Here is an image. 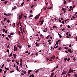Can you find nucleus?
<instances>
[{
	"label": "nucleus",
	"mask_w": 77,
	"mask_h": 77,
	"mask_svg": "<svg viewBox=\"0 0 77 77\" xmlns=\"http://www.w3.org/2000/svg\"><path fill=\"white\" fill-rule=\"evenodd\" d=\"M74 71H75V70H72L71 71H70V72H73Z\"/></svg>",
	"instance_id": "nucleus-28"
},
{
	"label": "nucleus",
	"mask_w": 77,
	"mask_h": 77,
	"mask_svg": "<svg viewBox=\"0 0 77 77\" xmlns=\"http://www.w3.org/2000/svg\"><path fill=\"white\" fill-rule=\"evenodd\" d=\"M11 21H9V20H7V22L8 23H10Z\"/></svg>",
	"instance_id": "nucleus-32"
},
{
	"label": "nucleus",
	"mask_w": 77,
	"mask_h": 77,
	"mask_svg": "<svg viewBox=\"0 0 77 77\" xmlns=\"http://www.w3.org/2000/svg\"><path fill=\"white\" fill-rule=\"evenodd\" d=\"M68 51L69 53H72V51L71 48H69V49H68Z\"/></svg>",
	"instance_id": "nucleus-3"
},
{
	"label": "nucleus",
	"mask_w": 77,
	"mask_h": 77,
	"mask_svg": "<svg viewBox=\"0 0 77 77\" xmlns=\"http://www.w3.org/2000/svg\"><path fill=\"white\" fill-rule=\"evenodd\" d=\"M6 20V18H4V21H5V20Z\"/></svg>",
	"instance_id": "nucleus-58"
},
{
	"label": "nucleus",
	"mask_w": 77,
	"mask_h": 77,
	"mask_svg": "<svg viewBox=\"0 0 77 77\" xmlns=\"http://www.w3.org/2000/svg\"><path fill=\"white\" fill-rule=\"evenodd\" d=\"M1 23L2 25H4V24H5V23H4L2 22V21H1Z\"/></svg>",
	"instance_id": "nucleus-24"
},
{
	"label": "nucleus",
	"mask_w": 77,
	"mask_h": 77,
	"mask_svg": "<svg viewBox=\"0 0 77 77\" xmlns=\"http://www.w3.org/2000/svg\"><path fill=\"white\" fill-rule=\"evenodd\" d=\"M50 37V35H48L46 38V39H48V38Z\"/></svg>",
	"instance_id": "nucleus-14"
},
{
	"label": "nucleus",
	"mask_w": 77,
	"mask_h": 77,
	"mask_svg": "<svg viewBox=\"0 0 77 77\" xmlns=\"http://www.w3.org/2000/svg\"><path fill=\"white\" fill-rule=\"evenodd\" d=\"M23 73L24 74H26L27 72H26V71H24L23 72Z\"/></svg>",
	"instance_id": "nucleus-35"
},
{
	"label": "nucleus",
	"mask_w": 77,
	"mask_h": 77,
	"mask_svg": "<svg viewBox=\"0 0 77 77\" xmlns=\"http://www.w3.org/2000/svg\"><path fill=\"white\" fill-rule=\"evenodd\" d=\"M5 32V28H4L3 29V33H4V32Z\"/></svg>",
	"instance_id": "nucleus-26"
},
{
	"label": "nucleus",
	"mask_w": 77,
	"mask_h": 77,
	"mask_svg": "<svg viewBox=\"0 0 77 77\" xmlns=\"http://www.w3.org/2000/svg\"><path fill=\"white\" fill-rule=\"evenodd\" d=\"M13 27H15V23H13Z\"/></svg>",
	"instance_id": "nucleus-44"
},
{
	"label": "nucleus",
	"mask_w": 77,
	"mask_h": 77,
	"mask_svg": "<svg viewBox=\"0 0 77 77\" xmlns=\"http://www.w3.org/2000/svg\"><path fill=\"white\" fill-rule=\"evenodd\" d=\"M4 15H6V16H8V14L6 13H4Z\"/></svg>",
	"instance_id": "nucleus-46"
},
{
	"label": "nucleus",
	"mask_w": 77,
	"mask_h": 77,
	"mask_svg": "<svg viewBox=\"0 0 77 77\" xmlns=\"http://www.w3.org/2000/svg\"><path fill=\"white\" fill-rule=\"evenodd\" d=\"M15 49L16 51H18V48H17V47H15Z\"/></svg>",
	"instance_id": "nucleus-15"
},
{
	"label": "nucleus",
	"mask_w": 77,
	"mask_h": 77,
	"mask_svg": "<svg viewBox=\"0 0 77 77\" xmlns=\"http://www.w3.org/2000/svg\"><path fill=\"white\" fill-rule=\"evenodd\" d=\"M14 72V71H10V72L11 73L12 72Z\"/></svg>",
	"instance_id": "nucleus-53"
},
{
	"label": "nucleus",
	"mask_w": 77,
	"mask_h": 77,
	"mask_svg": "<svg viewBox=\"0 0 77 77\" xmlns=\"http://www.w3.org/2000/svg\"><path fill=\"white\" fill-rule=\"evenodd\" d=\"M7 62H9L11 61V60H8V59H7Z\"/></svg>",
	"instance_id": "nucleus-30"
},
{
	"label": "nucleus",
	"mask_w": 77,
	"mask_h": 77,
	"mask_svg": "<svg viewBox=\"0 0 77 77\" xmlns=\"http://www.w3.org/2000/svg\"><path fill=\"white\" fill-rule=\"evenodd\" d=\"M7 51L8 53H9V50L8 49H7Z\"/></svg>",
	"instance_id": "nucleus-33"
},
{
	"label": "nucleus",
	"mask_w": 77,
	"mask_h": 77,
	"mask_svg": "<svg viewBox=\"0 0 77 77\" xmlns=\"http://www.w3.org/2000/svg\"><path fill=\"white\" fill-rule=\"evenodd\" d=\"M58 21L59 22H61V20H60V19H59Z\"/></svg>",
	"instance_id": "nucleus-42"
},
{
	"label": "nucleus",
	"mask_w": 77,
	"mask_h": 77,
	"mask_svg": "<svg viewBox=\"0 0 77 77\" xmlns=\"http://www.w3.org/2000/svg\"><path fill=\"white\" fill-rule=\"evenodd\" d=\"M18 33L19 34V35H20V33H21V32L20 31H18Z\"/></svg>",
	"instance_id": "nucleus-22"
},
{
	"label": "nucleus",
	"mask_w": 77,
	"mask_h": 77,
	"mask_svg": "<svg viewBox=\"0 0 77 77\" xmlns=\"http://www.w3.org/2000/svg\"><path fill=\"white\" fill-rule=\"evenodd\" d=\"M65 4H66V1H65L64 3V5H65Z\"/></svg>",
	"instance_id": "nucleus-59"
},
{
	"label": "nucleus",
	"mask_w": 77,
	"mask_h": 77,
	"mask_svg": "<svg viewBox=\"0 0 77 77\" xmlns=\"http://www.w3.org/2000/svg\"><path fill=\"white\" fill-rule=\"evenodd\" d=\"M12 53H11L10 55L9 56V57H11V56H12Z\"/></svg>",
	"instance_id": "nucleus-18"
},
{
	"label": "nucleus",
	"mask_w": 77,
	"mask_h": 77,
	"mask_svg": "<svg viewBox=\"0 0 77 77\" xmlns=\"http://www.w3.org/2000/svg\"><path fill=\"white\" fill-rule=\"evenodd\" d=\"M6 39L8 40V41H9V38H8V37H7L6 38Z\"/></svg>",
	"instance_id": "nucleus-50"
},
{
	"label": "nucleus",
	"mask_w": 77,
	"mask_h": 77,
	"mask_svg": "<svg viewBox=\"0 0 77 77\" xmlns=\"http://www.w3.org/2000/svg\"><path fill=\"white\" fill-rule=\"evenodd\" d=\"M34 5H32V6H31V8H33Z\"/></svg>",
	"instance_id": "nucleus-39"
},
{
	"label": "nucleus",
	"mask_w": 77,
	"mask_h": 77,
	"mask_svg": "<svg viewBox=\"0 0 77 77\" xmlns=\"http://www.w3.org/2000/svg\"><path fill=\"white\" fill-rule=\"evenodd\" d=\"M54 27H55L56 28L57 27H56V26H54L52 28H53V29H54Z\"/></svg>",
	"instance_id": "nucleus-25"
},
{
	"label": "nucleus",
	"mask_w": 77,
	"mask_h": 77,
	"mask_svg": "<svg viewBox=\"0 0 77 77\" xmlns=\"http://www.w3.org/2000/svg\"><path fill=\"white\" fill-rule=\"evenodd\" d=\"M67 75H68V76H69V77H71V74H68Z\"/></svg>",
	"instance_id": "nucleus-23"
},
{
	"label": "nucleus",
	"mask_w": 77,
	"mask_h": 77,
	"mask_svg": "<svg viewBox=\"0 0 77 77\" xmlns=\"http://www.w3.org/2000/svg\"><path fill=\"white\" fill-rule=\"evenodd\" d=\"M2 69H0V72H2Z\"/></svg>",
	"instance_id": "nucleus-52"
},
{
	"label": "nucleus",
	"mask_w": 77,
	"mask_h": 77,
	"mask_svg": "<svg viewBox=\"0 0 77 77\" xmlns=\"http://www.w3.org/2000/svg\"><path fill=\"white\" fill-rule=\"evenodd\" d=\"M23 32H25V31H24V28L23 27Z\"/></svg>",
	"instance_id": "nucleus-36"
},
{
	"label": "nucleus",
	"mask_w": 77,
	"mask_h": 77,
	"mask_svg": "<svg viewBox=\"0 0 77 77\" xmlns=\"http://www.w3.org/2000/svg\"><path fill=\"white\" fill-rule=\"evenodd\" d=\"M17 8V7H16V6H14V8H12V11H13V10H14V9H16Z\"/></svg>",
	"instance_id": "nucleus-6"
},
{
	"label": "nucleus",
	"mask_w": 77,
	"mask_h": 77,
	"mask_svg": "<svg viewBox=\"0 0 77 77\" xmlns=\"http://www.w3.org/2000/svg\"><path fill=\"white\" fill-rule=\"evenodd\" d=\"M51 41V40L50 39L48 40V42H50V41Z\"/></svg>",
	"instance_id": "nucleus-55"
},
{
	"label": "nucleus",
	"mask_w": 77,
	"mask_h": 77,
	"mask_svg": "<svg viewBox=\"0 0 77 77\" xmlns=\"http://www.w3.org/2000/svg\"><path fill=\"white\" fill-rule=\"evenodd\" d=\"M73 60H74V61H75V57H74L73 58Z\"/></svg>",
	"instance_id": "nucleus-51"
},
{
	"label": "nucleus",
	"mask_w": 77,
	"mask_h": 77,
	"mask_svg": "<svg viewBox=\"0 0 77 77\" xmlns=\"http://www.w3.org/2000/svg\"><path fill=\"white\" fill-rule=\"evenodd\" d=\"M56 44L57 45H58V42L57 41V42H56Z\"/></svg>",
	"instance_id": "nucleus-49"
},
{
	"label": "nucleus",
	"mask_w": 77,
	"mask_h": 77,
	"mask_svg": "<svg viewBox=\"0 0 77 77\" xmlns=\"http://www.w3.org/2000/svg\"><path fill=\"white\" fill-rule=\"evenodd\" d=\"M71 71L69 70V71L68 72V74H69V73H71Z\"/></svg>",
	"instance_id": "nucleus-43"
},
{
	"label": "nucleus",
	"mask_w": 77,
	"mask_h": 77,
	"mask_svg": "<svg viewBox=\"0 0 77 77\" xmlns=\"http://www.w3.org/2000/svg\"><path fill=\"white\" fill-rule=\"evenodd\" d=\"M22 16H21V15H19V19H21Z\"/></svg>",
	"instance_id": "nucleus-17"
},
{
	"label": "nucleus",
	"mask_w": 77,
	"mask_h": 77,
	"mask_svg": "<svg viewBox=\"0 0 77 77\" xmlns=\"http://www.w3.org/2000/svg\"><path fill=\"white\" fill-rule=\"evenodd\" d=\"M43 23H44V20H42V21H41V23L40 24V26H42V24H43Z\"/></svg>",
	"instance_id": "nucleus-4"
},
{
	"label": "nucleus",
	"mask_w": 77,
	"mask_h": 77,
	"mask_svg": "<svg viewBox=\"0 0 77 77\" xmlns=\"http://www.w3.org/2000/svg\"><path fill=\"white\" fill-rule=\"evenodd\" d=\"M8 36L9 38H11V36L10 35H8Z\"/></svg>",
	"instance_id": "nucleus-63"
},
{
	"label": "nucleus",
	"mask_w": 77,
	"mask_h": 77,
	"mask_svg": "<svg viewBox=\"0 0 77 77\" xmlns=\"http://www.w3.org/2000/svg\"><path fill=\"white\" fill-rule=\"evenodd\" d=\"M67 60H68V61H69V60H70V58H69L67 59Z\"/></svg>",
	"instance_id": "nucleus-45"
},
{
	"label": "nucleus",
	"mask_w": 77,
	"mask_h": 77,
	"mask_svg": "<svg viewBox=\"0 0 77 77\" xmlns=\"http://www.w3.org/2000/svg\"><path fill=\"white\" fill-rule=\"evenodd\" d=\"M40 36H41V37H42V39H43L44 38V35H42L41 34L40 35Z\"/></svg>",
	"instance_id": "nucleus-12"
},
{
	"label": "nucleus",
	"mask_w": 77,
	"mask_h": 77,
	"mask_svg": "<svg viewBox=\"0 0 77 77\" xmlns=\"http://www.w3.org/2000/svg\"><path fill=\"white\" fill-rule=\"evenodd\" d=\"M4 66H5V65H4V64H3L1 67V68H3V67H4Z\"/></svg>",
	"instance_id": "nucleus-27"
},
{
	"label": "nucleus",
	"mask_w": 77,
	"mask_h": 77,
	"mask_svg": "<svg viewBox=\"0 0 77 77\" xmlns=\"http://www.w3.org/2000/svg\"><path fill=\"white\" fill-rule=\"evenodd\" d=\"M9 45H8V46L7 47V48H9Z\"/></svg>",
	"instance_id": "nucleus-61"
},
{
	"label": "nucleus",
	"mask_w": 77,
	"mask_h": 77,
	"mask_svg": "<svg viewBox=\"0 0 77 77\" xmlns=\"http://www.w3.org/2000/svg\"><path fill=\"white\" fill-rule=\"evenodd\" d=\"M10 35H14V33H10Z\"/></svg>",
	"instance_id": "nucleus-20"
},
{
	"label": "nucleus",
	"mask_w": 77,
	"mask_h": 77,
	"mask_svg": "<svg viewBox=\"0 0 77 77\" xmlns=\"http://www.w3.org/2000/svg\"><path fill=\"white\" fill-rule=\"evenodd\" d=\"M33 17V15L30 14L29 17V18H30V17Z\"/></svg>",
	"instance_id": "nucleus-16"
},
{
	"label": "nucleus",
	"mask_w": 77,
	"mask_h": 77,
	"mask_svg": "<svg viewBox=\"0 0 77 77\" xmlns=\"http://www.w3.org/2000/svg\"><path fill=\"white\" fill-rule=\"evenodd\" d=\"M32 77H35V76H34V75L33 74H32Z\"/></svg>",
	"instance_id": "nucleus-57"
},
{
	"label": "nucleus",
	"mask_w": 77,
	"mask_h": 77,
	"mask_svg": "<svg viewBox=\"0 0 77 77\" xmlns=\"http://www.w3.org/2000/svg\"><path fill=\"white\" fill-rule=\"evenodd\" d=\"M21 75H24V74L23 73H21Z\"/></svg>",
	"instance_id": "nucleus-41"
},
{
	"label": "nucleus",
	"mask_w": 77,
	"mask_h": 77,
	"mask_svg": "<svg viewBox=\"0 0 77 77\" xmlns=\"http://www.w3.org/2000/svg\"><path fill=\"white\" fill-rule=\"evenodd\" d=\"M15 46H14V51H15Z\"/></svg>",
	"instance_id": "nucleus-29"
},
{
	"label": "nucleus",
	"mask_w": 77,
	"mask_h": 77,
	"mask_svg": "<svg viewBox=\"0 0 77 77\" xmlns=\"http://www.w3.org/2000/svg\"><path fill=\"white\" fill-rule=\"evenodd\" d=\"M62 24H64V21L63 20L62 21Z\"/></svg>",
	"instance_id": "nucleus-54"
},
{
	"label": "nucleus",
	"mask_w": 77,
	"mask_h": 77,
	"mask_svg": "<svg viewBox=\"0 0 77 77\" xmlns=\"http://www.w3.org/2000/svg\"><path fill=\"white\" fill-rule=\"evenodd\" d=\"M13 56L14 57V58H16V57H17V55L15 54H13Z\"/></svg>",
	"instance_id": "nucleus-8"
},
{
	"label": "nucleus",
	"mask_w": 77,
	"mask_h": 77,
	"mask_svg": "<svg viewBox=\"0 0 77 77\" xmlns=\"http://www.w3.org/2000/svg\"><path fill=\"white\" fill-rule=\"evenodd\" d=\"M67 27H68V28H70V26H69V25H68Z\"/></svg>",
	"instance_id": "nucleus-60"
},
{
	"label": "nucleus",
	"mask_w": 77,
	"mask_h": 77,
	"mask_svg": "<svg viewBox=\"0 0 77 77\" xmlns=\"http://www.w3.org/2000/svg\"><path fill=\"white\" fill-rule=\"evenodd\" d=\"M10 15H12V14H11L9 13L8 14V16H10Z\"/></svg>",
	"instance_id": "nucleus-19"
},
{
	"label": "nucleus",
	"mask_w": 77,
	"mask_h": 77,
	"mask_svg": "<svg viewBox=\"0 0 77 77\" xmlns=\"http://www.w3.org/2000/svg\"><path fill=\"white\" fill-rule=\"evenodd\" d=\"M53 59H55V56H53V57H51V60H49V61L50 62V61H53Z\"/></svg>",
	"instance_id": "nucleus-2"
},
{
	"label": "nucleus",
	"mask_w": 77,
	"mask_h": 77,
	"mask_svg": "<svg viewBox=\"0 0 77 77\" xmlns=\"http://www.w3.org/2000/svg\"><path fill=\"white\" fill-rule=\"evenodd\" d=\"M75 76L76 77H77V74H75Z\"/></svg>",
	"instance_id": "nucleus-64"
},
{
	"label": "nucleus",
	"mask_w": 77,
	"mask_h": 77,
	"mask_svg": "<svg viewBox=\"0 0 77 77\" xmlns=\"http://www.w3.org/2000/svg\"><path fill=\"white\" fill-rule=\"evenodd\" d=\"M38 42H36L35 43V44L36 45V46H39V45H38Z\"/></svg>",
	"instance_id": "nucleus-9"
},
{
	"label": "nucleus",
	"mask_w": 77,
	"mask_h": 77,
	"mask_svg": "<svg viewBox=\"0 0 77 77\" xmlns=\"http://www.w3.org/2000/svg\"><path fill=\"white\" fill-rule=\"evenodd\" d=\"M5 69H6L7 70H9V68H8L6 67H5Z\"/></svg>",
	"instance_id": "nucleus-31"
},
{
	"label": "nucleus",
	"mask_w": 77,
	"mask_h": 77,
	"mask_svg": "<svg viewBox=\"0 0 77 77\" xmlns=\"http://www.w3.org/2000/svg\"><path fill=\"white\" fill-rule=\"evenodd\" d=\"M67 60V58H65L64 59V60Z\"/></svg>",
	"instance_id": "nucleus-34"
},
{
	"label": "nucleus",
	"mask_w": 77,
	"mask_h": 77,
	"mask_svg": "<svg viewBox=\"0 0 77 77\" xmlns=\"http://www.w3.org/2000/svg\"><path fill=\"white\" fill-rule=\"evenodd\" d=\"M39 69H38L37 70L35 71L36 73L37 74V73L39 72Z\"/></svg>",
	"instance_id": "nucleus-10"
},
{
	"label": "nucleus",
	"mask_w": 77,
	"mask_h": 77,
	"mask_svg": "<svg viewBox=\"0 0 77 77\" xmlns=\"http://www.w3.org/2000/svg\"><path fill=\"white\" fill-rule=\"evenodd\" d=\"M68 48V47H64V49H66V50H67Z\"/></svg>",
	"instance_id": "nucleus-47"
},
{
	"label": "nucleus",
	"mask_w": 77,
	"mask_h": 77,
	"mask_svg": "<svg viewBox=\"0 0 77 77\" xmlns=\"http://www.w3.org/2000/svg\"><path fill=\"white\" fill-rule=\"evenodd\" d=\"M54 73L52 72L51 75V76L52 77L53 76V75H54Z\"/></svg>",
	"instance_id": "nucleus-7"
},
{
	"label": "nucleus",
	"mask_w": 77,
	"mask_h": 77,
	"mask_svg": "<svg viewBox=\"0 0 77 77\" xmlns=\"http://www.w3.org/2000/svg\"><path fill=\"white\" fill-rule=\"evenodd\" d=\"M17 47H19V48H21V46H20V45H17Z\"/></svg>",
	"instance_id": "nucleus-11"
},
{
	"label": "nucleus",
	"mask_w": 77,
	"mask_h": 77,
	"mask_svg": "<svg viewBox=\"0 0 77 77\" xmlns=\"http://www.w3.org/2000/svg\"><path fill=\"white\" fill-rule=\"evenodd\" d=\"M6 72H7L6 71H4V74H6Z\"/></svg>",
	"instance_id": "nucleus-40"
},
{
	"label": "nucleus",
	"mask_w": 77,
	"mask_h": 77,
	"mask_svg": "<svg viewBox=\"0 0 77 77\" xmlns=\"http://www.w3.org/2000/svg\"><path fill=\"white\" fill-rule=\"evenodd\" d=\"M62 11H64V10H65V8H62Z\"/></svg>",
	"instance_id": "nucleus-56"
},
{
	"label": "nucleus",
	"mask_w": 77,
	"mask_h": 77,
	"mask_svg": "<svg viewBox=\"0 0 77 77\" xmlns=\"http://www.w3.org/2000/svg\"><path fill=\"white\" fill-rule=\"evenodd\" d=\"M58 66H58V65H57L56 68H55V69H57V68H58Z\"/></svg>",
	"instance_id": "nucleus-37"
},
{
	"label": "nucleus",
	"mask_w": 77,
	"mask_h": 77,
	"mask_svg": "<svg viewBox=\"0 0 77 77\" xmlns=\"http://www.w3.org/2000/svg\"><path fill=\"white\" fill-rule=\"evenodd\" d=\"M24 2H22V4H21L22 6H23L24 5Z\"/></svg>",
	"instance_id": "nucleus-21"
},
{
	"label": "nucleus",
	"mask_w": 77,
	"mask_h": 77,
	"mask_svg": "<svg viewBox=\"0 0 77 77\" xmlns=\"http://www.w3.org/2000/svg\"><path fill=\"white\" fill-rule=\"evenodd\" d=\"M20 63H22V62H23V60L22 59H20Z\"/></svg>",
	"instance_id": "nucleus-13"
},
{
	"label": "nucleus",
	"mask_w": 77,
	"mask_h": 77,
	"mask_svg": "<svg viewBox=\"0 0 77 77\" xmlns=\"http://www.w3.org/2000/svg\"><path fill=\"white\" fill-rule=\"evenodd\" d=\"M66 73V72L64 71L62 73L61 75H63V74H65Z\"/></svg>",
	"instance_id": "nucleus-5"
},
{
	"label": "nucleus",
	"mask_w": 77,
	"mask_h": 77,
	"mask_svg": "<svg viewBox=\"0 0 77 77\" xmlns=\"http://www.w3.org/2000/svg\"><path fill=\"white\" fill-rule=\"evenodd\" d=\"M40 15H41V14H39L36 15L35 16V20H38V19L39 18V16H40Z\"/></svg>",
	"instance_id": "nucleus-1"
},
{
	"label": "nucleus",
	"mask_w": 77,
	"mask_h": 77,
	"mask_svg": "<svg viewBox=\"0 0 77 77\" xmlns=\"http://www.w3.org/2000/svg\"><path fill=\"white\" fill-rule=\"evenodd\" d=\"M2 36H3V37H5V35H4V34H2Z\"/></svg>",
	"instance_id": "nucleus-48"
},
{
	"label": "nucleus",
	"mask_w": 77,
	"mask_h": 77,
	"mask_svg": "<svg viewBox=\"0 0 77 77\" xmlns=\"http://www.w3.org/2000/svg\"><path fill=\"white\" fill-rule=\"evenodd\" d=\"M28 52H29V51H27L26 52H25V53H28Z\"/></svg>",
	"instance_id": "nucleus-62"
},
{
	"label": "nucleus",
	"mask_w": 77,
	"mask_h": 77,
	"mask_svg": "<svg viewBox=\"0 0 77 77\" xmlns=\"http://www.w3.org/2000/svg\"><path fill=\"white\" fill-rule=\"evenodd\" d=\"M8 3V1H5L4 2V3L5 4H6V3Z\"/></svg>",
	"instance_id": "nucleus-38"
}]
</instances>
